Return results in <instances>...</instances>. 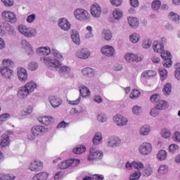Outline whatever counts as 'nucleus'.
I'll use <instances>...</instances> for the list:
<instances>
[{"label": "nucleus", "mask_w": 180, "mask_h": 180, "mask_svg": "<svg viewBox=\"0 0 180 180\" xmlns=\"http://www.w3.org/2000/svg\"><path fill=\"white\" fill-rule=\"evenodd\" d=\"M51 54L53 56L54 58L48 56H42L41 58V61L48 67L59 68V67H61V61L64 60V56H63L58 50L54 48L51 50Z\"/></svg>", "instance_id": "nucleus-1"}, {"label": "nucleus", "mask_w": 180, "mask_h": 180, "mask_svg": "<svg viewBox=\"0 0 180 180\" xmlns=\"http://www.w3.org/2000/svg\"><path fill=\"white\" fill-rule=\"evenodd\" d=\"M74 16L80 22H89L91 20V14L84 8H77L74 11Z\"/></svg>", "instance_id": "nucleus-2"}, {"label": "nucleus", "mask_w": 180, "mask_h": 180, "mask_svg": "<svg viewBox=\"0 0 180 180\" xmlns=\"http://www.w3.org/2000/svg\"><path fill=\"white\" fill-rule=\"evenodd\" d=\"M46 131H47V128H45L44 126H34L31 129L32 134L28 135V140L33 141L38 136H43V134H45Z\"/></svg>", "instance_id": "nucleus-3"}, {"label": "nucleus", "mask_w": 180, "mask_h": 180, "mask_svg": "<svg viewBox=\"0 0 180 180\" xmlns=\"http://www.w3.org/2000/svg\"><path fill=\"white\" fill-rule=\"evenodd\" d=\"M103 158V152L95 148H90V154L88 155L87 160L89 162H95Z\"/></svg>", "instance_id": "nucleus-4"}, {"label": "nucleus", "mask_w": 180, "mask_h": 180, "mask_svg": "<svg viewBox=\"0 0 180 180\" xmlns=\"http://www.w3.org/2000/svg\"><path fill=\"white\" fill-rule=\"evenodd\" d=\"M18 29V32L25 37H34L37 34V32L34 29L28 27L26 25H20Z\"/></svg>", "instance_id": "nucleus-5"}, {"label": "nucleus", "mask_w": 180, "mask_h": 180, "mask_svg": "<svg viewBox=\"0 0 180 180\" xmlns=\"http://www.w3.org/2000/svg\"><path fill=\"white\" fill-rule=\"evenodd\" d=\"M80 160L78 159H69L60 162L58 165V168L60 169H65L67 168H75L79 165Z\"/></svg>", "instance_id": "nucleus-6"}, {"label": "nucleus", "mask_w": 180, "mask_h": 180, "mask_svg": "<svg viewBox=\"0 0 180 180\" xmlns=\"http://www.w3.org/2000/svg\"><path fill=\"white\" fill-rule=\"evenodd\" d=\"M139 152L141 155H150L153 153V145L148 142H143L139 146Z\"/></svg>", "instance_id": "nucleus-7"}, {"label": "nucleus", "mask_w": 180, "mask_h": 180, "mask_svg": "<svg viewBox=\"0 0 180 180\" xmlns=\"http://www.w3.org/2000/svg\"><path fill=\"white\" fill-rule=\"evenodd\" d=\"M122 143V140L119 138V136H112L107 139L106 146L109 147V148H116L119 147Z\"/></svg>", "instance_id": "nucleus-8"}, {"label": "nucleus", "mask_w": 180, "mask_h": 180, "mask_svg": "<svg viewBox=\"0 0 180 180\" xmlns=\"http://www.w3.org/2000/svg\"><path fill=\"white\" fill-rule=\"evenodd\" d=\"M90 13L93 18L98 19L102 15V8L98 3H94L90 7Z\"/></svg>", "instance_id": "nucleus-9"}, {"label": "nucleus", "mask_w": 180, "mask_h": 180, "mask_svg": "<svg viewBox=\"0 0 180 180\" xmlns=\"http://www.w3.org/2000/svg\"><path fill=\"white\" fill-rule=\"evenodd\" d=\"M1 16L6 22H8L9 23H16V21L18 20L16 14L12 11H5L1 13Z\"/></svg>", "instance_id": "nucleus-10"}, {"label": "nucleus", "mask_w": 180, "mask_h": 180, "mask_svg": "<svg viewBox=\"0 0 180 180\" xmlns=\"http://www.w3.org/2000/svg\"><path fill=\"white\" fill-rule=\"evenodd\" d=\"M161 57L163 58V65L164 67H166L167 68H169L172 65V60L171 59V53L168 51H164L162 50V52H160Z\"/></svg>", "instance_id": "nucleus-11"}, {"label": "nucleus", "mask_w": 180, "mask_h": 180, "mask_svg": "<svg viewBox=\"0 0 180 180\" xmlns=\"http://www.w3.org/2000/svg\"><path fill=\"white\" fill-rule=\"evenodd\" d=\"M114 123L119 127H123L129 123V120L127 117L123 116L122 115L118 114L113 117Z\"/></svg>", "instance_id": "nucleus-12"}, {"label": "nucleus", "mask_w": 180, "mask_h": 180, "mask_svg": "<svg viewBox=\"0 0 180 180\" xmlns=\"http://www.w3.org/2000/svg\"><path fill=\"white\" fill-rule=\"evenodd\" d=\"M0 73L4 79H12L14 77L13 70L7 67H1Z\"/></svg>", "instance_id": "nucleus-13"}, {"label": "nucleus", "mask_w": 180, "mask_h": 180, "mask_svg": "<svg viewBox=\"0 0 180 180\" xmlns=\"http://www.w3.org/2000/svg\"><path fill=\"white\" fill-rule=\"evenodd\" d=\"M59 73L64 78H74V73L68 66H63L60 68Z\"/></svg>", "instance_id": "nucleus-14"}, {"label": "nucleus", "mask_w": 180, "mask_h": 180, "mask_svg": "<svg viewBox=\"0 0 180 180\" xmlns=\"http://www.w3.org/2000/svg\"><path fill=\"white\" fill-rule=\"evenodd\" d=\"M101 53L106 57H113L115 56V48L110 45H105L101 48Z\"/></svg>", "instance_id": "nucleus-15"}, {"label": "nucleus", "mask_w": 180, "mask_h": 180, "mask_svg": "<svg viewBox=\"0 0 180 180\" xmlns=\"http://www.w3.org/2000/svg\"><path fill=\"white\" fill-rule=\"evenodd\" d=\"M76 56L81 60H86V58H89V56H91V51H89V49L86 48H83L77 51Z\"/></svg>", "instance_id": "nucleus-16"}, {"label": "nucleus", "mask_w": 180, "mask_h": 180, "mask_svg": "<svg viewBox=\"0 0 180 180\" xmlns=\"http://www.w3.org/2000/svg\"><path fill=\"white\" fill-rule=\"evenodd\" d=\"M124 58L128 63H131L132 61H136V63H139V61H141L143 58V56H139L134 53H125Z\"/></svg>", "instance_id": "nucleus-17"}, {"label": "nucleus", "mask_w": 180, "mask_h": 180, "mask_svg": "<svg viewBox=\"0 0 180 180\" xmlns=\"http://www.w3.org/2000/svg\"><path fill=\"white\" fill-rule=\"evenodd\" d=\"M17 75L21 82L27 81V71L25 68H18L17 69Z\"/></svg>", "instance_id": "nucleus-18"}, {"label": "nucleus", "mask_w": 180, "mask_h": 180, "mask_svg": "<svg viewBox=\"0 0 180 180\" xmlns=\"http://www.w3.org/2000/svg\"><path fill=\"white\" fill-rule=\"evenodd\" d=\"M29 168L30 171L34 172L41 171L43 169V162H41L40 160H35L31 162Z\"/></svg>", "instance_id": "nucleus-19"}, {"label": "nucleus", "mask_w": 180, "mask_h": 180, "mask_svg": "<svg viewBox=\"0 0 180 180\" xmlns=\"http://www.w3.org/2000/svg\"><path fill=\"white\" fill-rule=\"evenodd\" d=\"M49 103H51V106L55 109L57 108H60L63 103V100L56 96L49 97Z\"/></svg>", "instance_id": "nucleus-20"}, {"label": "nucleus", "mask_w": 180, "mask_h": 180, "mask_svg": "<svg viewBox=\"0 0 180 180\" xmlns=\"http://www.w3.org/2000/svg\"><path fill=\"white\" fill-rule=\"evenodd\" d=\"M58 26L62 30H65V32H68V30L71 29V23H70L68 20L65 18L59 20Z\"/></svg>", "instance_id": "nucleus-21"}, {"label": "nucleus", "mask_w": 180, "mask_h": 180, "mask_svg": "<svg viewBox=\"0 0 180 180\" xmlns=\"http://www.w3.org/2000/svg\"><path fill=\"white\" fill-rule=\"evenodd\" d=\"M12 134H13V132H12V131H8L4 133L1 136V141H0V146H2L3 147H5V146H8V144H9V136H12Z\"/></svg>", "instance_id": "nucleus-22"}, {"label": "nucleus", "mask_w": 180, "mask_h": 180, "mask_svg": "<svg viewBox=\"0 0 180 180\" xmlns=\"http://www.w3.org/2000/svg\"><path fill=\"white\" fill-rule=\"evenodd\" d=\"M37 54H39V56H49L51 54V49L49 46H41L37 49Z\"/></svg>", "instance_id": "nucleus-23"}, {"label": "nucleus", "mask_w": 180, "mask_h": 180, "mask_svg": "<svg viewBox=\"0 0 180 180\" xmlns=\"http://www.w3.org/2000/svg\"><path fill=\"white\" fill-rule=\"evenodd\" d=\"M29 91L26 89L25 86H21L18 91V96L20 99H25L27 98L30 95Z\"/></svg>", "instance_id": "nucleus-24"}, {"label": "nucleus", "mask_w": 180, "mask_h": 180, "mask_svg": "<svg viewBox=\"0 0 180 180\" xmlns=\"http://www.w3.org/2000/svg\"><path fill=\"white\" fill-rule=\"evenodd\" d=\"M153 49L155 53H161L164 50V44L158 41H154L153 43Z\"/></svg>", "instance_id": "nucleus-25"}, {"label": "nucleus", "mask_w": 180, "mask_h": 180, "mask_svg": "<svg viewBox=\"0 0 180 180\" xmlns=\"http://www.w3.org/2000/svg\"><path fill=\"white\" fill-rule=\"evenodd\" d=\"M37 120L39 122V123H42V124L47 126L48 124H50L51 122H53V118L51 116H43L38 117Z\"/></svg>", "instance_id": "nucleus-26"}, {"label": "nucleus", "mask_w": 180, "mask_h": 180, "mask_svg": "<svg viewBox=\"0 0 180 180\" xmlns=\"http://www.w3.org/2000/svg\"><path fill=\"white\" fill-rule=\"evenodd\" d=\"M156 75H157V72L154 70L145 71L142 73L141 79V81H144L145 79L150 78V77H155Z\"/></svg>", "instance_id": "nucleus-27"}, {"label": "nucleus", "mask_w": 180, "mask_h": 180, "mask_svg": "<svg viewBox=\"0 0 180 180\" xmlns=\"http://www.w3.org/2000/svg\"><path fill=\"white\" fill-rule=\"evenodd\" d=\"M49 178V173L46 172H41L38 174H36L33 177L32 180H47Z\"/></svg>", "instance_id": "nucleus-28"}, {"label": "nucleus", "mask_w": 180, "mask_h": 180, "mask_svg": "<svg viewBox=\"0 0 180 180\" xmlns=\"http://www.w3.org/2000/svg\"><path fill=\"white\" fill-rule=\"evenodd\" d=\"M82 74L84 77H94L95 76V70L87 67V68L82 69Z\"/></svg>", "instance_id": "nucleus-29"}, {"label": "nucleus", "mask_w": 180, "mask_h": 180, "mask_svg": "<svg viewBox=\"0 0 180 180\" xmlns=\"http://www.w3.org/2000/svg\"><path fill=\"white\" fill-rule=\"evenodd\" d=\"M151 131V127L150 125L145 124L142 126L139 130V134L141 136H148Z\"/></svg>", "instance_id": "nucleus-30"}, {"label": "nucleus", "mask_w": 180, "mask_h": 180, "mask_svg": "<svg viewBox=\"0 0 180 180\" xmlns=\"http://www.w3.org/2000/svg\"><path fill=\"white\" fill-rule=\"evenodd\" d=\"M102 141H103V137L102 136L101 132H97L96 133L94 139H93V143L96 146H99V144H102Z\"/></svg>", "instance_id": "nucleus-31"}, {"label": "nucleus", "mask_w": 180, "mask_h": 180, "mask_svg": "<svg viewBox=\"0 0 180 180\" xmlns=\"http://www.w3.org/2000/svg\"><path fill=\"white\" fill-rule=\"evenodd\" d=\"M22 46L25 49V50L30 51V53H28V56H32L34 54L32 44H30V43H29V41H27L26 39H23L22 41Z\"/></svg>", "instance_id": "nucleus-32"}, {"label": "nucleus", "mask_w": 180, "mask_h": 180, "mask_svg": "<svg viewBox=\"0 0 180 180\" xmlns=\"http://www.w3.org/2000/svg\"><path fill=\"white\" fill-rule=\"evenodd\" d=\"M128 23L132 29H136V27H139V19L136 17H129Z\"/></svg>", "instance_id": "nucleus-33"}, {"label": "nucleus", "mask_w": 180, "mask_h": 180, "mask_svg": "<svg viewBox=\"0 0 180 180\" xmlns=\"http://www.w3.org/2000/svg\"><path fill=\"white\" fill-rule=\"evenodd\" d=\"M24 86L26 87L30 94H32V92H33L34 89L37 88V84L33 81H31L27 82Z\"/></svg>", "instance_id": "nucleus-34"}, {"label": "nucleus", "mask_w": 180, "mask_h": 180, "mask_svg": "<svg viewBox=\"0 0 180 180\" xmlns=\"http://www.w3.org/2000/svg\"><path fill=\"white\" fill-rule=\"evenodd\" d=\"M156 108L159 109V110H165L168 108V102L164 100H159L156 103Z\"/></svg>", "instance_id": "nucleus-35"}, {"label": "nucleus", "mask_w": 180, "mask_h": 180, "mask_svg": "<svg viewBox=\"0 0 180 180\" xmlns=\"http://www.w3.org/2000/svg\"><path fill=\"white\" fill-rule=\"evenodd\" d=\"M113 34H112V31L109 30H104L102 32V37L107 41L112 39Z\"/></svg>", "instance_id": "nucleus-36"}, {"label": "nucleus", "mask_w": 180, "mask_h": 180, "mask_svg": "<svg viewBox=\"0 0 180 180\" xmlns=\"http://www.w3.org/2000/svg\"><path fill=\"white\" fill-rule=\"evenodd\" d=\"M79 92L80 95H82L83 98H86V96H89V95H91V91H89V89L85 86H80Z\"/></svg>", "instance_id": "nucleus-37"}, {"label": "nucleus", "mask_w": 180, "mask_h": 180, "mask_svg": "<svg viewBox=\"0 0 180 180\" xmlns=\"http://www.w3.org/2000/svg\"><path fill=\"white\" fill-rule=\"evenodd\" d=\"M167 150H160L158 151L157 154V158L158 161H165V160H167Z\"/></svg>", "instance_id": "nucleus-38"}, {"label": "nucleus", "mask_w": 180, "mask_h": 180, "mask_svg": "<svg viewBox=\"0 0 180 180\" xmlns=\"http://www.w3.org/2000/svg\"><path fill=\"white\" fill-rule=\"evenodd\" d=\"M86 151V147L84 145H79V146L73 148L72 152L74 154H82Z\"/></svg>", "instance_id": "nucleus-39"}, {"label": "nucleus", "mask_w": 180, "mask_h": 180, "mask_svg": "<svg viewBox=\"0 0 180 180\" xmlns=\"http://www.w3.org/2000/svg\"><path fill=\"white\" fill-rule=\"evenodd\" d=\"M172 91V85L171 83H167L163 87V93L165 96H168V95H171V92Z\"/></svg>", "instance_id": "nucleus-40"}, {"label": "nucleus", "mask_w": 180, "mask_h": 180, "mask_svg": "<svg viewBox=\"0 0 180 180\" xmlns=\"http://www.w3.org/2000/svg\"><path fill=\"white\" fill-rule=\"evenodd\" d=\"M160 8H161V1L154 0L151 4L152 11L157 12L158 11H160Z\"/></svg>", "instance_id": "nucleus-41"}, {"label": "nucleus", "mask_w": 180, "mask_h": 180, "mask_svg": "<svg viewBox=\"0 0 180 180\" xmlns=\"http://www.w3.org/2000/svg\"><path fill=\"white\" fill-rule=\"evenodd\" d=\"M169 18L172 20L173 22H175V23H180V16L176 13L170 12L169 13Z\"/></svg>", "instance_id": "nucleus-42"}, {"label": "nucleus", "mask_w": 180, "mask_h": 180, "mask_svg": "<svg viewBox=\"0 0 180 180\" xmlns=\"http://www.w3.org/2000/svg\"><path fill=\"white\" fill-rule=\"evenodd\" d=\"M112 15L114 19L119 20L123 18V11H122L120 9H115L112 13Z\"/></svg>", "instance_id": "nucleus-43"}, {"label": "nucleus", "mask_w": 180, "mask_h": 180, "mask_svg": "<svg viewBox=\"0 0 180 180\" xmlns=\"http://www.w3.org/2000/svg\"><path fill=\"white\" fill-rule=\"evenodd\" d=\"M2 64L3 66L1 67H6L7 68H13L15 67V63L13 62V60H11V59H4L2 61Z\"/></svg>", "instance_id": "nucleus-44"}, {"label": "nucleus", "mask_w": 180, "mask_h": 180, "mask_svg": "<svg viewBox=\"0 0 180 180\" xmlns=\"http://www.w3.org/2000/svg\"><path fill=\"white\" fill-rule=\"evenodd\" d=\"M72 41L75 43V44H79L81 43V39H79V34L77 32H73L71 35Z\"/></svg>", "instance_id": "nucleus-45"}, {"label": "nucleus", "mask_w": 180, "mask_h": 180, "mask_svg": "<svg viewBox=\"0 0 180 180\" xmlns=\"http://www.w3.org/2000/svg\"><path fill=\"white\" fill-rule=\"evenodd\" d=\"M153 45V41L151 39H145L142 42L143 49H150V47Z\"/></svg>", "instance_id": "nucleus-46"}, {"label": "nucleus", "mask_w": 180, "mask_h": 180, "mask_svg": "<svg viewBox=\"0 0 180 180\" xmlns=\"http://www.w3.org/2000/svg\"><path fill=\"white\" fill-rule=\"evenodd\" d=\"M86 30H87V32H86L84 34L85 39H91L94 37V32H93L92 27L91 26L89 25L87 26L86 27Z\"/></svg>", "instance_id": "nucleus-47"}, {"label": "nucleus", "mask_w": 180, "mask_h": 180, "mask_svg": "<svg viewBox=\"0 0 180 180\" xmlns=\"http://www.w3.org/2000/svg\"><path fill=\"white\" fill-rule=\"evenodd\" d=\"M4 29L5 32H7L8 34H13L15 33V28L8 23L4 25Z\"/></svg>", "instance_id": "nucleus-48"}, {"label": "nucleus", "mask_w": 180, "mask_h": 180, "mask_svg": "<svg viewBox=\"0 0 180 180\" xmlns=\"http://www.w3.org/2000/svg\"><path fill=\"white\" fill-rule=\"evenodd\" d=\"M168 172V166L165 165H160L158 169V174L160 175H165Z\"/></svg>", "instance_id": "nucleus-49"}, {"label": "nucleus", "mask_w": 180, "mask_h": 180, "mask_svg": "<svg viewBox=\"0 0 180 180\" xmlns=\"http://www.w3.org/2000/svg\"><path fill=\"white\" fill-rule=\"evenodd\" d=\"M133 165H134V168H135V169H138V171H140V169H144V165L143 164V162L140 161H134Z\"/></svg>", "instance_id": "nucleus-50"}, {"label": "nucleus", "mask_w": 180, "mask_h": 180, "mask_svg": "<svg viewBox=\"0 0 180 180\" xmlns=\"http://www.w3.org/2000/svg\"><path fill=\"white\" fill-rule=\"evenodd\" d=\"M15 178L13 174H4L0 173V180H13Z\"/></svg>", "instance_id": "nucleus-51"}, {"label": "nucleus", "mask_w": 180, "mask_h": 180, "mask_svg": "<svg viewBox=\"0 0 180 180\" xmlns=\"http://www.w3.org/2000/svg\"><path fill=\"white\" fill-rule=\"evenodd\" d=\"M159 73L162 81H164L167 78V75H168V71L164 68H159Z\"/></svg>", "instance_id": "nucleus-52"}, {"label": "nucleus", "mask_w": 180, "mask_h": 180, "mask_svg": "<svg viewBox=\"0 0 180 180\" xmlns=\"http://www.w3.org/2000/svg\"><path fill=\"white\" fill-rule=\"evenodd\" d=\"M161 136L163 139H169L171 137V131L168 129H163L161 131Z\"/></svg>", "instance_id": "nucleus-53"}, {"label": "nucleus", "mask_w": 180, "mask_h": 180, "mask_svg": "<svg viewBox=\"0 0 180 180\" xmlns=\"http://www.w3.org/2000/svg\"><path fill=\"white\" fill-rule=\"evenodd\" d=\"M129 39L132 43H138L140 40V35L137 33H134L130 35Z\"/></svg>", "instance_id": "nucleus-54"}, {"label": "nucleus", "mask_w": 180, "mask_h": 180, "mask_svg": "<svg viewBox=\"0 0 180 180\" xmlns=\"http://www.w3.org/2000/svg\"><path fill=\"white\" fill-rule=\"evenodd\" d=\"M140 95H141V93L138 89H134L131 92L129 95V98H131V99H136V98H139Z\"/></svg>", "instance_id": "nucleus-55"}, {"label": "nucleus", "mask_w": 180, "mask_h": 180, "mask_svg": "<svg viewBox=\"0 0 180 180\" xmlns=\"http://www.w3.org/2000/svg\"><path fill=\"white\" fill-rule=\"evenodd\" d=\"M97 120L101 122V123H105L108 120V117L103 112L99 114L97 117Z\"/></svg>", "instance_id": "nucleus-56"}, {"label": "nucleus", "mask_w": 180, "mask_h": 180, "mask_svg": "<svg viewBox=\"0 0 180 180\" xmlns=\"http://www.w3.org/2000/svg\"><path fill=\"white\" fill-rule=\"evenodd\" d=\"M150 115L153 117H157V116L160 115V109H158L157 107L152 108L150 110Z\"/></svg>", "instance_id": "nucleus-57"}, {"label": "nucleus", "mask_w": 180, "mask_h": 180, "mask_svg": "<svg viewBox=\"0 0 180 180\" xmlns=\"http://www.w3.org/2000/svg\"><path fill=\"white\" fill-rule=\"evenodd\" d=\"M140 176H141V173L139 171L135 172L131 174L129 180H137Z\"/></svg>", "instance_id": "nucleus-58"}, {"label": "nucleus", "mask_w": 180, "mask_h": 180, "mask_svg": "<svg viewBox=\"0 0 180 180\" xmlns=\"http://www.w3.org/2000/svg\"><path fill=\"white\" fill-rule=\"evenodd\" d=\"M38 67H39V64H37V63H36V62H31L28 65V68L31 71H36V70H37Z\"/></svg>", "instance_id": "nucleus-59"}, {"label": "nucleus", "mask_w": 180, "mask_h": 180, "mask_svg": "<svg viewBox=\"0 0 180 180\" xmlns=\"http://www.w3.org/2000/svg\"><path fill=\"white\" fill-rule=\"evenodd\" d=\"M33 112V107L27 106L23 111L22 115L23 116H29Z\"/></svg>", "instance_id": "nucleus-60"}, {"label": "nucleus", "mask_w": 180, "mask_h": 180, "mask_svg": "<svg viewBox=\"0 0 180 180\" xmlns=\"http://www.w3.org/2000/svg\"><path fill=\"white\" fill-rule=\"evenodd\" d=\"M142 110H143L141 109V108L139 105H135L132 108V112H133L134 115H139V113H141Z\"/></svg>", "instance_id": "nucleus-61"}, {"label": "nucleus", "mask_w": 180, "mask_h": 180, "mask_svg": "<svg viewBox=\"0 0 180 180\" xmlns=\"http://www.w3.org/2000/svg\"><path fill=\"white\" fill-rule=\"evenodd\" d=\"M151 174H153V167L151 166H148L144 170V175L145 176H150Z\"/></svg>", "instance_id": "nucleus-62"}, {"label": "nucleus", "mask_w": 180, "mask_h": 180, "mask_svg": "<svg viewBox=\"0 0 180 180\" xmlns=\"http://www.w3.org/2000/svg\"><path fill=\"white\" fill-rule=\"evenodd\" d=\"M178 148H179V146L175 143H173L169 146V151H170V153H175Z\"/></svg>", "instance_id": "nucleus-63"}, {"label": "nucleus", "mask_w": 180, "mask_h": 180, "mask_svg": "<svg viewBox=\"0 0 180 180\" xmlns=\"http://www.w3.org/2000/svg\"><path fill=\"white\" fill-rule=\"evenodd\" d=\"M173 140L176 141V143H180V132L176 131L173 136Z\"/></svg>", "instance_id": "nucleus-64"}]
</instances>
